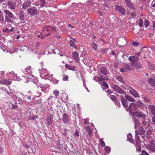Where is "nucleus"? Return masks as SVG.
Listing matches in <instances>:
<instances>
[{"instance_id": "1", "label": "nucleus", "mask_w": 155, "mask_h": 155, "mask_svg": "<svg viewBox=\"0 0 155 155\" xmlns=\"http://www.w3.org/2000/svg\"><path fill=\"white\" fill-rule=\"evenodd\" d=\"M139 58L136 56H130L128 58L129 61L131 62V65L138 70L142 67V64L139 61Z\"/></svg>"}, {"instance_id": "2", "label": "nucleus", "mask_w": 155, "mask_h": 155, "mask_svg": "<svg viewBox=\"0 0 155 155\" xmlns=\"http://www.w3.org/2000/svg\"><path fill=\"white\" fill-rule=\"evenodd\" d=\"M3 12L5 15V17L6 21L7 22L13 23V21L11 19H15L13 14L7 9L4 10Z\"/></svg>"}, {"instance_id": "3", "label": "nucleus", "mask_w": 155, "mask_h": 155, "mask_svg": "<svg viewBox=\"0 0 155 155\" xmlns=\"http://www.w3.org/2000/svg\"><path fill=\"white\" fill-rule=\"evenodd\" d=\"M137 110L136 106V103H131L129 105V107L127 109H126V111H128L130 114L131 115L132 114V113L134 112V110Z\"/></svg>"}, {"instance_id": "4", "label": "nucleus", "mask_w": 155, "mask_h": 155, "mask_svg": "<svg viewBox=\"0 0 155 155\" xmlns=\"http://www.w3.org/2000/svg\"><path fill=\"white\" fill-rule=\"evenodd\" d=\"M131 116L133 117H136L138 118H141L144 120L145 119L146 117L145 114L140 110L134 112L133 113H132Z\"/></svg>"}, {"instance_id": "5", "label": "nucleus", "mask_w": 155, "mask_h": 155, "mask_svg": "<svg viewBox=\"0 0 155 155\" xmlns=\"http://www.w3.org/2000/svg\"><path fill=\"white\" fill-rule=\"evenodd\" d=\"M112 88L115 92H117L119 94H126L125 92L121 89L118 85H112Z\"/></svg>"}, {"instance_id": "6", "label": "nucleus", "mask_w": 155, "mask_h": 155, "mask_svg": "<svg viewBox=\"0 0 155 155\" xmlns=\"http://www.w3.org/2000/svg\"><path fill=\"white\" fill-rule=\"evenodd\" d=\"M120 99L122 105L126 110L129 107V106H128L129 103L127 100L122 95H121L120 96Z\"/></svg>"}, {"instance_id": "7", "label": "nucleus", "mask_w": 155, "mask_h": 155, "mask_svg": "<svg viewBox=\"0 0 155 155\" xmlns=\"http://www.w3.org/2000/svg\"><path fill=\"white\" fill-rule=\"evenodd\" d=\"M28 12L31 15H34L37 14L38 11L36 7L30 8L27 10Z\"/></svg>"}, {"instance_id": "8", "label": "nucleus", "mask_w": 155, "mask_h": 155, "mask_svg": "<svg viewBox=\"0 0 155 155\" xmlns=\"http://www.w3.org/2000/svg\"><path fill=\"white\" fill-rule=\"evenodd\" d=\"M146 147L147 148V151L151 150L152 152L155 151V144L153 143L148 145Z\"/></svg>"}, {"instance_id": "9", "label": "nucleus", "mask_w": 155, "mask_h": 155, "mask_svg": "<svg viewBox=\"0 0 155 155\" xmlns=\"http://www.w3.org/2000/svg\"><path fill=\"white\" fill-rule=\"evenodd\" d=\"M115 9L116 10L119 12L122 15H124L125 12V10L123 7L118 5H117L115 7Z\"/></svg>"}, {"instance_id": "10", "label": "nucleus", "mask_w": 155, "mask_h": 155, "mask_svg": "<svg viewBox=\"0 0 155 155\" xmlns=\"http://www.w3.org/2000/svg\"><path fill=\"white\" fill-rule=\"evenodd\" d=\"M149 109L150 110L153 115L152 117V120L154 119H155V107L153 105H148Z\"/></svg>"}, {"instance_id": "11", "label": "nucleus", "mask_w": 155, "mask_h": 155, "mask_svg": "<svg viewBox=\"0 0 155 155\" xmlns=\"http://www.w3.org/2000/svg\"><path fill=\"white\" fill-rule=\"evenodd\" d=\"M42 85V84H39V85H38V84H36V85L38 88L40 87L41 88V91L46 93L47 89L49 88V85L47 84H45L44 85Z\"/></svg>"}, {"instance_id": "12", "label": "nucleus", "mask_w": 155, "mask_h": 155, "mask_svg": "<svg viewBox=\"0 0 155 155\" xmlns=\"http://www.w3.org/2000/svg\"><path fill=\"white\" fill-rule=\"evenodd\" d=\"M129 92L133 96L135 97H139L137 92L130 87Z\"/></svg>"}, {"instance_id": "13", "label": "nucleus", "mask_w": 155, "mask_h": 155, "mask_svg": "<svg viewBox=\"0 0 155 155\" xmlns=\"http://www.w3.org/2000/svg\"><path fill=\"white\" fill-rule=\"evenodd\" d=\"M62 121L65 124H68L69 122V116L67 113H64L63 115Z\"/></svg>"}, {"instance_id": "14", "label": "nucleus", "mask_w": 155, "mask_h": 155, "mask_svg": "<svg viewBox=\"0 0 155 155\" xmlns=\"http://www.w3.org/2000/svg\"><path fill=\"white\" fill-rule=\"evenodd\" d=\"M133 65H131V63L129 64V63L125 64L124 65V68L126 71L132 70L134 69L132 67Z\"/></svg>"}, {"instance_id": "15", "label": "nucleus", "mask_w": 155, "mask_h": 155, "mask_svg": "<svg viewBox=\"0 0 155 155\" xmlns=\"http://www.w3.org/2000/svg\"><path fill=\"white\" fill-rule=\"evenodd\" d=\"M18 15L21 21H24L25 15L23 11L21 10H19L18 12Z\"/></svg>"}, {"instance_id": "16", "label": "nucleus", "mask_w": 155, "mask_h": 155, "mask_svg": "<svg viewBox=\"0 0 155 155\" xmlns=\"http://www.w3.org/2000/svg\"><path fill=\"white\" fill-rule=\"evenodd\" d=\"M31 1L29 0L23 3L22 5V8L24 9H25L27 8L30 6L31 5Z\"/></svg>"}, {"instance_id": "17", "label": "nucleus", "mask_w": 155, "mask_h": 155, "mask_svg": "<svg viewBox=\"0 0 155 155\" xmlns=\"http://www.w3.org/2000/svg\"><path fill=\"white\" fill-rule=\"evenodd\" d=\"M125 99L131 102H134L136 101L135 100L134 98L132 96H129L128 95L126 94L124 96Z\"/></svg>"}, {"instance_id": "18", "label": "nucleus", "mask_w": 155, "mask_h": 155, "mask_svg": "<svg viewBox=\"0 0 155 155\" xmlns=\"http://www.w3.org/2000/svg\"><path fill=\"white\" fill-rule=\"evenodd\" d=\"M132 119L134 122L135 123V127L136 128L138 127L140 125V122L138 120L136 117H133Z\"/></svg>"}, {"instance_id": "19", "label": "nucleus", "mask_w": 155, "mask_h": 155, "mask_svg": "<svg viewBox=\"0 0 155 155\" xmlns=\"http://www.w3.org/2000/svg\"><path fill=\"white\" fill-rule=\"evenodd\" d=\"M135 131L136 134L135 135V139L134 140L135 142L136 143H140V139L139 137L137 135V130H136Z\"/></svg>"}, {"instance_id": "20", "label": "nucleus", "mask_w": 155, "mask_h": 155, "mask_svg": "<svg viewBox=\"0 0 155 155\" xmlns=\"http://www.w3.org/2000/svg\"><path fill=\"white\" fill-rule=\"evenodd\" d=\"M100 71L102 74H103L104 75L106 76L107 75L108 73L106 68L104 67H102L100 69Z\"/></svg>"}, {"instance_id": "21", "label": "nucleus", "mask_w": 155, "mask_h": 155, "mask_svg": "<svg viewBox=\"0 0 155 155\" xmlns=\"http://www.w3.org/2000/svg\"><path fill=\"white\" fill-rule=\"evenodd\" d=\"M74 59L77 61L79 60V54L78 52L75 51L73 54Z\"/></svg>"}, {"instance_id": "22", "label": "nucleus", "mask_w": 155, "mask_h": 155, "mask_svg": "<svg viewBox=\"0 0 155 155\" xmlns=\"http://www.w3.org/2000/svg\"><path fill=\"white\" fill-rule=\"evenodd\" d=\"M44 28H46V31H53L55 29V28L52 27L50 25H48L46 27H44Z\"/></svg>"}, {"instance_id": "23", "label": "nucleus", "mask_w": 155, "mask_h": 155, "mask_svg": "<svg viewBox=\"0 0 155 155\" xmlns=\"http://www.w3.org/2000/svg\"><path fill=\"white\" fill-rule=\"evenodd\" d=\"M8 5L10 7L11 9L13 10L15 9V5L13 2H12L8 1L7 2Z\"/></svg>"}, {"instance_id": "24", "label": "nucleus", "mask_w": 155, "mask_h": 155, "mask_svg": "<svg viewBox=\"0 0 155 155\" xmlns=\"http://www.w3.org/2000/svg\"><path fill=\"white\" fill-rule=\"evenodd\" d=\"M65 66L68 69L74 71H75L76 68L75 66H71L68 64H66L65 65Z\"/></svg>"}, {"instance_id": "25", "label": "nucleus", "mask_w": 155, "mask_h": 155, "mask_svg": "<svg viewBox=\"0 0 155 155\" xmlns=\"http://www.w3.org/2000/svg\"><path fill=\"white\" fill-rule=\"evenodd\" d=\"M136 106L137 108L138 107L141 108L143 107V103L139 100L138 101V102L136 103Z\"/></svg>"}, {"instance_id": "26", "label": "nucleus", "mask_w": 155, "mask_h": 155, "mask_svg": "<svg viewBox=\"0 0 155 155\" xmlns=\"http://www.w3.org/2000/svg\"><path fill=\"white\" fill-rule=\"evenodd\" d=\"M136 147V151H140L141 149V145L140 143H136L135 145Z\"/></svg>"}, {"instance_id": "27", "label": "nucleus", "mask_w": 155, "mask_h": 155, "mask_svg": "<svg viewBox=\"0 0 155 155\" xmlns=\"http://www.w3.org/2000/svg\"><path fill=\"white\" fill-rule=\"evenodd\" d=\"M152 134V130L150 128H148L147 131V138L150 137V135Z\"/></svg>"}, {"instance_id": "28", "label": "nucleus", "mask_w": 155, "mask_h": 155, "mask_svg": "<svg viewBox=\"0 0 155 155\" xmlns=\"http://www.w3.org/2000/svg\"><path fill=\"white\" fill-rule=\"evenodd\" d=\"M148 81L153 86H155V79L150 78L148 79Z\"/></svg>"}, {"instance_id": "29", "label": "nucleus", "mask_w": 155, "mask_h": 155, "mask_svg": "<svg viewBox=\"0 0 155 155\" xmlns=\"http://www.w3.org/2000/svg\"><path fill=\"white\" fill-rule=\"evenodd\" d=\"M142 153L140 154V155H150V153H151L150 151H146L143 150L141 151Z\"/></svg>"}, {"instance_id": "30", "label": "nucleus", "mask_w": 155, "mask_h": 155, "mask_svg": "<svg viewBox=\"0 0 155 155\" xmlns=\"http://www.w3.org/2000/svg\"><path fill=\"white\" fill-rule=\"evenodd\" d=\"M70 45L71 47H74L75 49L77 50V48L73 41L71 40L70 41Z\"/></svg>"}, {"instance_id": "31", "label": "nucleus", "mask_w": 155, "mask_h": 155, "mask_svg": "<svg viewBox=\"0 0 155 155\" xmlns=\"http://www.w3.org/2000/svg\"><path fill=\"white\" fill-rule=\"evenodd\" d=\"M48 53L49 54H51L55 53V52L54 49H52L50 47H49L48 50Z\"/></svg>"}, {"instance_id": "32", "label": "nucleus", "mask_w": 155, "mask_h": 155, "mask_svg": "<svg viewBox=\"0 0 155 155\" xmlns=\"http://www.w3.org/2000/svg\"><path fill=\"white\" fill-rule=\"evenodd\" d=\"M149 68L150 70H154L155 69V66L152 63L149 64Z\"/></svg>"}, {"instance_id": "33", "label": "nucleus", "mask_w": 155, "mask_h": 155, "mask_svg": "<svg viewBox=\"0 0 155 155\" xmlns=\"http://www.w3.org/2000/svg\"><path fill=\"white\" fill-rule=\"evenodd\" d=\"M26 48V47L23 46H20L18 48V51H25V49Z\"/></svg>"}, {"instance_id": "34", "label": "nucleus", "mask_w": 155, "mask_h": 155, "mask_svg": "<svg viewBox=\"0 0 155 155\" xmlns=\"http://www.w3.org/2000/svg\"><path fill=\"white\" fill-rule=\"evenodd\" d=\"M100 84L102 86H104L105 87L106 89L108 88L109 86L108 84L105 82L103 81L101 83H100Z\"/></svg>"}, {"instance_id": "35", "label": "nucleus", "mask_w": 155, "mask_h": 155, "mask_svg": "<svg viewBox=\"0 0 155 155\" xmlns=\"http://www.w3.org/2000/svg\"><path fill=\"white\" fill-rule=\"evenodd\" d=\"M105 151L106 153H109L111 150L110 147L108 146H106L104 148Z\"/></svg>"}, {"instance_id": "36", "label": "nucleus", "mask_w": 155, "mask_h": 155, "mask_svg": "<svg viewBox=\"0 0 155 155\" xmlns=\"http://www.w3.org/2000/svg\"><path fill=\"white\" fill-rule=\"evenodd\" d=\"M127 5V7L128 8H129L130 9L133 10L135 9V8L134 7L133 4L131 3H130V4H129V5Z\"/></svg>"}, {"instance_id": "37", "label": "nucleus", "mask_w": 155, "mask_h": 155, "mask_svg": "<svg viewBox=\"0 0 155 155\" xmlns=\"http://www.w3.org/2000/svg\"><path fill=\"white\" fill-rule=\"evenodd\" d=\"M110 98L113 101H116L117 97L114 95H110Z\"/></svg>"}, {"instance_id": "38", "label": "nucleus", "mask_w": 155, "mask_h": 155, "mask_svg": "<svg viewBox=\"0 0 155 155\" xmlns=\"http://www.w3.org/2000/svg\"><path fill=\"white\" fill-rule=\"evenodd\" d=\"M40 2L41 6L42 7L45 6L46 2L45 0H40Z\"/></svg>"}, {"instance_id": "39", "label": "nucleus", "mask_w": 155, "mask_h": 155, "mask_svg": "<svg viewBox=\"0 0 155 155\" xmlns=\"http://www.w3.org/2000/svg\"><path fill=\"white\" fill-rule=\"evenodd\" d=\"M116 79L119 81H120L121 83H124V81L122 78L120 76L116 77Z\"/></svg>"}, {"instance_id": "40", "label": "nucleus", "mask_w": 155, "mask_h": 155, "mask_svg": "<svg viewBox=\"0 0 155 155\" xmlns=\"http://www.w3.org/2000/svg\"><path fill=\"white\" fill-rule=\"evenodd\" d=\"M0 19L2 21L4 20V17L3 16V14L2 12L1 9H0Z\"/></svg>"}, {"instance_id": "41", "label": "nucleus", "mask_w": 155, "mask_h": 155, "mask_svg": "<svg viewBox=\"0 0 155 155\" xmlns=\"http://www.w3.org/2000/svg\"><path fill=\"white\" fill-rule=\"evenodd\" d=\"M39 72H40V74L41 76H44V72L45 71V70L44 69V68H43L42 69H41V70L40 69H39Z\"/></svg>"}, {"instance_id": "42", "label": "nucleus", "mask_w": 155, "mask_h": 155, "mask_svg": "<svg viewBox=\"0 0 155 155\" xmlns=\"http://www.w3.org/2000/svg\"><path fill=\"white\" fill-rule=\"evenodd\" d=\"M139 130L140 132L142 134H145V131L144 129L142 127H140L139 128Z\"/></svg>"}, {"instance_id": "43", "label": "nucleus", "mask_w": 155, "mask_h": 155, "mask_svg": "<svg viewBox=\"0 0 155 155\" xmlns=\"http://www.w3.org/2000/svg\"><path fill=\"white\" fill-rule=\"evenodd\" d=\"M144 24L145 26V27L147 28L149 26L150 23L149 21L148 20L146 19L144 21Z\"/></svg>"}, {"instance_id": "44", "label": "nucleus", "mask_w": 155, "mask_h": 155, "mask_svg": "<svg viewBox=\"0 0 155 155\" xmlns=\"http://www.w3.org/2000/svg\"><path fill=\"white\" fill-rule=\"evenodd\" d=\"M15 98L16 100L18 101V104L21 103L23 101L21 98H20L18 96H16Z\"/></svg>"}, {"instance_id": "45", "label": "nucleus", "mask_w": 155, "mask_h": 155, "mask_svg": "<svg viewBox=\"0 0 155 155\" xmlns=\"http://www.w3.org/2000/svg\"><path fill=\"white\" fill-rule=\"evenodd\" d=\"M93 48L95 50L97 49V45L94 42H93L92 44Z\"/></svg>"}, {"instance_id": "46", "label": "nucleus", "mask_w": 155, "mask_h": 155, "mask_svg": "<svg viewBox=\"0 0 155 155\" xmlns=\"http://www.w3.org/2000/svg\"><path fill=\"white\" fill-rule=\"evenodd\" d=\"M132 45L134 46H137L139 45V43L138 42L135 41H133L131 43Z\"/></svg>"}, {"instance_id": "47", "label": "nucleus", "mask_w": 155, "mask_h": 155, "mask_svg": "<svg viewBox=\"0 0 155 155\" xmlns=\"http://www.w3.org/2000/svg\"><path fill=\"white\" fill-rule=\"evenodd\" d=\"M5 84V85H10L12 83V81H10L8 80H4Z\"/></svg>"}, {"instance_id": "48", "label": "nucleus", "mask_w": 155, "mask_h": 155, "mask_svg": "<svg viewBox=\"0 0 155 155\" xmlns=\"http://www.w3.org/2000/svg\"><path fill=\"white\" fill-rule=\"evenodd\" d=\"M100 141L101 146L102 147H104L105 146V144L104 141L101 139L100 140Z\"/></svg>"}, {"instance_id": "49", "label": "nucleus", "mask_w": 155, "mask_h": 155, "mask_svg": "<svg viewBox=\"0 0 155 155\" xmlns=\"http://www.w3.org/2000/svg\"><path fill=\"white\" fill-rule=\"evenodd\" d=\"M106 91L107 92L108 95H110L113 92V91L110 89L107 90Z\"/></svg>"}, {"instance_id": "50", "label": "nucleus", "mask_w": 155, "mask_h": 155, "mask_svg": "<svg viewBox=\"0 0 155 155\" xmlns=\"http://www.w3.org/2000/svg\"><path fill=\"white\" fill-rule=\"evenodd\" d=\"M18 107L17 105H12V109H17L18 108Z\"/></svg>"}, {"instance_id": "51", "label": "nucleus", "mask_w": 155, "mask_h": 155, "mask_svg": "<svg viewBox=\"0 0 155 155\" xmlns=\"http://www.w3.org/2000/svg\"><path fill=\"white\" fill-rule=\"evenodd\" d=\"M47 121V124L49 125H51L52 124V122L51 120L49 119H47L46 120Z\"/></svg>"}, {"instance_id": "52", "label": "nucleus", "mask_w": 155, "mask_h": 155, "mask_svg": "<svg viewBox=\"0 0 155 155\" xmlns=\"http://www.w3.org/2000/svg\"><path fill=\"white\" fill-rule=\"evenodd\" d=\"M144 99L146 102H149L150 101V99L146 96L144 97Z\"/></svg>"}, {"instance_id": "53", "label": "nucleus", "mask_w": 155, "mask_h": 155, "mask_svg": "<svg viewBox=\"0 0 155 155\" xmlns=\"http://www.w3.org/2000/svg\"><path fill=\"white\" fill-rule=\"evenodd\" d=\"M2 31L4 32L9 33V29L7 28L3 29Z\"/></svg>"}, {"instance_id": "54", "label": "nucleus", "mask_w": 155, "mask_h": 155, "mask_svg": "<svg viewBox=\"0 0 155 155\" xmlns=\"http://www.w3.org/2000/svg\"><path fill=\"white\" fill-rule=\"evenodd\" d=\"M127 137L128 140L131 139L132 138V135L131 134H129L127 136Z\"/></svg>"}, {"instance_id": "55", "label": "nucleus", "mask_w": 155, "mask_h": 155, "mask_svg": "<svg viewBox=\"0 0 155 155\" xmlns=\"http://www.w3.org/2000/svg\"><path fill=\"white\" fill-rule=\"evenodd\" d=\"M68 76H67L66 75L64 76L63 80L64 81H68Z\"/></svg>"}, {"instance_id": "56", "label": "nucleus", "mask_w": 155, "mask_h": 155, "mask_svg": "<svg viewBox=\"0 0 155 155\" xmlns=\"http://www.w3.org/2000/svg\"><path fill=\"white\" fill-rule=\"evenodd\" d=\"M143 20L141 19H140L139 20V25L141 27L143 26Z\"/></svg>"}, {"instance_id": "57", "label": "nucleus", "mask_w": 155, "mask_h": 155, "mask_svg": "<svg viewBox=\"0 0 155 155\" xmlns=\"http://www.w3.org/2000/svg\"><path fill=\"white\" fill-rule=\"evenodd\" d=\"M79 131L78 130H76L74 133V135L76 137H78L79 136Z\"/></svg>"}, {"instance_id": "58", "label": "nucleus", "mask_w": 155, "mask_h": 155, "mask_svg": "<svg viewBox=\"0 0 155 155\" xmlns=\"http://www.w3.org/2000/svg\"><path fill=\"white\" fill-rule=\"evenodd\" d=\"M125 1L126 5L127 4L129 5V4H130V3H131V1L130 0H125Z\"/></svg>"}, {"instance_id": "59", "label": "nucleus", "mask_w": 155, "mask_h": 155, "mask_svg": "<svg viewBox=\"0 0 155 155\" xmlns=\"http://www.w3.org/2000/svg\"><path fill=\"white\" fill-rule=\"evenodd\" d=\"M97 78H98L97 79V80H96V79H94V80L96 81H97L99 82L101 81H103V80L100 77L99 78H98V77H97Z\"/></svg>"}, {"instance_id": "60", "label": "nucleus", "mask_w": 155, "mask_h": 155, "mask_svg": "<svg viewBox=\"0 0 155 155\" xmlns=\"http://www.w3.org/2000/svg\"><path fill=\"white\" fill-rule=\"evenodd\" d=\"M38 117L37 116H34L33 117H31L30 119L31 120H35L36 118H37Z\"/></svg>"}, {"instance_id": "61", "label": "nucleus", "mask_w": 155, "mask_h": 155, "mask_svg": "<svg viewBox=\"0 0 155 155\" xmlns=\"http://www.w3.org/2000/svg\"><path fill=\"white\" fill-rule=\"evenodd\" d=\"M136 15V13L135 12H133L131 13V16L133 17H134Z\"/></svg>"}, {"instance_id": "62", "label": "nucleus", "mask_w": 155, "mask_h": 155, "mask_svg": "<svg viewBox=\"0 0 155 155\" xmlns=\"http://www.w3.org/2000/svg\"><path fill=\"white\" fill-rule=\"evenodd\" d=\"M59 91H54L53 92V93H54V95L56 96L57 95L59 94Z\"/></svg>"}, {"instance_id": "63", "label": "nucleus", "mask_w": 155, "mask_h": 155, "mask_svg": "<svg viewBox=\"0 0 155 155\" xmlns=\"http://www.w3.org/2000/svg\"><path fill=\"white\" fill-rule=\"evenodd\" d=\"M41 45V43H40L38 42V43H37L36 44V47L37 48H38Z\"/></svg>"}, {"instance_id": "64", "label": "nucleus", "mask_w": 155, "mask_h": 155, "mask_svg": "<svg viewBox=\"0 0 155 155\" xmlns=\"http://www.w3.org/2000/svg\"><path fill=\"white\" fill-rule=\"evenodd\" d=\"M100 78H101V79H102L103 80H107L106 78L105 77H104V76L102 75H101Z\"/></svg>"}]
</instances>
